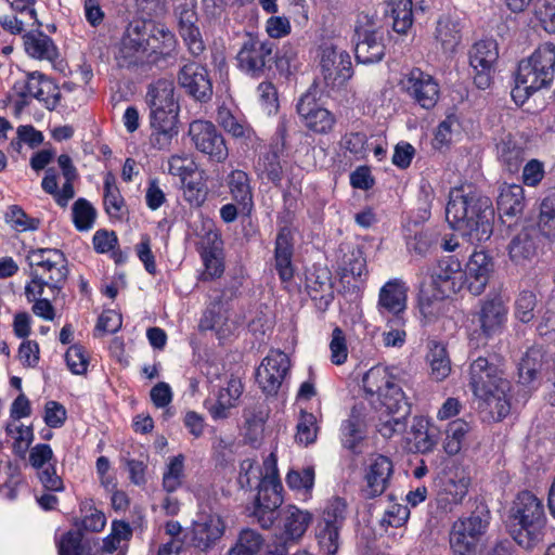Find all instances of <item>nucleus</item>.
Listing matches in <instances>:
<instances>
[{
  "instance_id": "obj_1",
  "label": "nucleus",
  "mask_w": 555,
  "mask_h": 555,
  "mask_svg": "<svg viewBox=\"0 0 555 555\" xmlns=\"http://www.w3.org/2000/svg\"><path fill=\"white\" fill-rule=\"evenodd\" d=\"M264 475L258 483V492L253 502L250 515L262 529L274 527L276 542L271 546V555H286L288 547L298 543L312 524L313 515L295 504H283V486L279 477L278 461L271 453L263 461Z\"/></svg>"
},
{
  "instance_id": "obj_2",
  "label": "nucleus",
  "mask_w": 555,
  "mask_h": 555,
  "mask_svg": "<svg viewBox=\"0 0 555 555\" xmlns=\"http://www.w3.org/2000/svg\"><path fill=\"white\" fill-rule=\"evenodd\" d=\"M176 44L175 35L152 20L131 22L115 56L117 66L135 74L151 70L153 54L169 55Z\"/></svg>"
},
{
  "instance_id": "obj_3",
  "label": "nucleus",
  "mask_w": 555,
  "mask_h": 555,
  "mask_svg": "<svg viewBox=\"0 0 555 555\" xmlns=\"http://www.w3.org/2000/svg\"><path fill=\"white\" fill-rule=\"evenodd\" d=\"M396 367L375 365L362 378L365 398L373 404H378L387 413L377 425L378 433L386 439L402 434L406 428V416L410 408Z\"/></svg>"
},
{
  "instance_id": "obj_4",
  "label": "nucleus",
  "mask_w": 555,
  "mask_h": 555,
  "mask_svg": "<svg viewBox=\"0 0 555 555\" xmlns=\"http://www.w3.org/2000/svg\"><path fill=\"white\" fill-rule=\"evenodd\" d=\"M494 208L488 196L463 189L450 192L446 220L450 228L472 245L488 241L493 233Z\"/></svg>"
},
{
  "instance_id": "obj_5",
  "label": "nucleus",
  "mask_w": 555,
  "mask_h": 555,
  "mask_svg": "<svg viewBox=\"0 0 555 555\" xmlns=\"http://www.w3.org/2000/svg\"><path fill=\"white\" fill-rule=\"evenodd\" d=\"M467 374L470 390L488 405L491 417L496 422L506 417L511 412V384L501 359L477 357L470 361Z\"/></svg>"
},
{
  "instance_id": "obj_6",
  "label": "nucleus",
  "mask_w": 555,
  "mask_h": 555,
  "mask_svg": "<svg viewBox=\"0 0 555 555\" xmlns=\"http://www.w3.org/2000/svg\"><path fill=\"white\" fill-rule=\"evenodd\" d=\"M145 102L150 109V126L153 132L151 145L156 150H167L171 140L179 132L180 106L175 96L173 82L158 79L147 88Z\"/></svg>"
},
{
  "instance_id": "obj_7",
  "label": "nucleus",
  "mask_w": 555,
  "mask_h": 555,
  "mask_svg": "<svg viewBox=\"0 0 555 555\" xmlns=\"http://www.w3.org/2000/svg\"><path fill=\"white\" fill-rule=\"evenodd\" d=\"M546 525L544 504L528 490L517 493L507 512L506 527L522 548L532 550L542 542Z\"/></svg>"
},
{
  "instance_id": "obj_8",
  "label": "nucleus",
  "mask_w": 555,
  "mask_h": 555,
  "mask_svg": "<svg viewBox=\"0 0 555 555\" xmlns=\"http://www.w3.org/2000/svg\"><path fill=\"white\" fill-rule=\"evenodd\" d=\"M487 280H422L418 307L427 322L443 313L447 300L463 288L474 296L486 289Z\"/></svg>"
},
{
  "instance_id": "obj_9",
  "label": "nucleus",
  "mask_w": 555,
  "mask_h": 555,
  "mask_svg": "<svg viewBox=\"0 0 555 555\" xmlns=\"http://www.w3.org/2000/svg\"><path fill=\"white\" fill-rule=\"evenodd\" d=\"M490 511L485 504L477 505L468 517L459 518L450 531V547L454 555H475L478 541L486 533Z\"/></svg>"
},
{
  "instance_id": "obj_10",
  "label": "nucleus",
  "mask_w": 555,
  "mask_h": 555,
  "mask_svg": "<svg viewBox=\"0 0 555 555\" xmlns=\"http://www.w3.org/2000/svg\"><path fill=\"white\" fill-rule=\"evenodd\" d=\"M214 284L209 294L210 302L199 320L201 331H215L219 338H225L237 327V322L232 320L230 313V299L233 296L231 289H220L221 280H207Z\"/></svg>"
},
{
  "instance_id": "obj_11",
  "label": "nucleus",
  "mask_w": 555,
  "mask_h": 555,
  "mask_svg": "<svg viewBox=\"0 0 555 555\" xmlns=\"http://www.w3.org/2000/svg\"><path fill=\"white\" fill-rule=\"evenodd\" d=\"M273 50L275 43L269 39L247 34L237 52L236 61L240 69L253 78L269 77L273 68Z\"/></svg>"
},
{
  "instance_id": "obj_12",
  "label": "nucleus",
  "mask_w": 555,
  "mask_h": 555,
  "mask_svg": "<svg viewBox=\"0 0 555 555\" xmlns=\"http://www.w3.org/2000/svg\"><path fill=\"white\" fill-rule=\"evenodd\" d=\"M177 74L178 85L193 100L207 103L214 94L212 80L207 66L199 60L181 59Z\"/></svg>"
},
{
  "instance_id": "obj_13",
  "label": "nucleus",
  "mask_w": 555,
  "mask_h": 555,
  "mask_svg": "<svg viewBox=\"0 0 555 555\" xmlns=\"http://www.w3.org/2000/svg\"><path fill=\"white\" fill-rule=\"evenodd\" d=\"M289 369L291 360L285 352L270 350L256 370V382L262 392L267 396L276 395Z\"/></svg>"
},
{
  "instance_id": "obj_14",
  "label": "nucleus",
  "mask_w": 555,
  "mask_h": 555,
  "mask_svg": "<svg viewBox=\"0 0 555 555\" xmlns=\"http://www.w3.org/2000/svg\"><path fill=\"white\" fill-rule=\"evenodd\" d=\"M189 135L195 149L207 155L210 160L222 163L228 158L229 151L222 133L207 120H194L189 128Z\"/></svg>"
},
{
  "instance_id": "obj_15",
  "label": "nucleus",
  "mask_w": 555,
  "mask_h": 555,
  "mask_svg": "<svg viewBox=\"0 0 555 555\" xmlns=\"http://www.w3.org/2000/svg\"><path fill=\"white\" fill-rule=\"evenodd\" d=\"M365 23L356 26L352 40L358 63L372 64L385 55V44L380 29L365 16Z\"/></svg>"
},
{
  "instance_id": "obj_16",
  "label": "nucleus",
  "mask_w": 555,
  "mask_h": 555,
  "mask_svg": "<svg viewBox=\"0 0 555 555\" xmlns=\"http://www.w3.org/2000/svg\"><path fill=\"white\" fill-rule=\"evenodd\" d=\"M296 112L301 124L317 134H328L336 125V116L325 107H322L310 90L304 93L297 104Z\"/></svg>"
},
{
  "instance_id": "obj_17",
  "label": "nucleus",
  "mask_w": 555,
  "mask_h": 555,
  "mask_svg": "<svg viewBox=\"0 0 555 555\" xmlns=\"http://www.w3.org/2000/svg\"><path fill=\"white\" fill-rule=\"evenodd\" d=\"M320 67L325 85L331 88L345 85L353 75L349 53L334 46L321 48Z\"/></svg>"
},
{
  "instance_id": "obj_18",
  "label": "nucleus",
  "mask_w": 555,
  "mask_h": 555,
  "mask_svg": "<svg viewBox=\"0 0 555 555\" xmlns=\"http://www.w3.org/2000/svg\"><path fill=\"white\" fill-rule=\"evenodd\" d=\"M470 485L469 468L459 463H452L447 466L440 477V500L447 504L460 505L468 494Z\"/></svg>"
},
{
  "instance_id": "obj_19",
  "label": "nucleus",
  "mask_w": 555,
  "mask_h": 555,
  "mask_svg": "<svg viewBox=\"0 0 555 555\" xmlns=\"http://www.w3.org/2000/svg\"><path fill=\"white\" fill-rule=\"evenodd\" d=\"M244 385L241 378L227 376L224 382L212 388L214 400L206 399L204 402L210 417L214 421L225 420L230 416L231 409L235 408L243 393Z\"/></svg>"
},
{
  "instance_id": "obj_20",
  "label": "nucleus",
  "mask_w": 555,
  "mask_h": 555,
  "mask_svg": "<svg viewBox=\"0 0 555 555\" xmlns=\"http://www.w3.org/2000/svg\"><path fill=\"white\" fill-rule=\"evenodd\" d=\"M29 464L36 469V475L42 487L49 492H62L63 479L56 473V460L48 443H38L30 449Z\"/></svg>"
},
{
  "instance_id": "obj_21",
  "label": "nucleus",
  "mask_w": 555,
  "mask_h": 555,
  "mask_svg": "<svg viewBox=\"0 0 555 555\" xmlns=\"http://www.w3.org/2000/svg\"><path fill=\"white\" fill-rule=\"evenodd\" d=\"M14 89L18 96L37 99L49 111H53L59 105L62 96L59 87L39 72L28 73L24 81L15 83Z\"/></svg>"
},
{
  "instance_id": "obj_22",
  "label": "nucleus",
  "mask_w": 555,
  "mask_h": 555,
  "mask_svg": "<svg viewBox=\"0 0 555 555\" xmlns=\"http://www.w3.org/2000/svg\"><path fill=\"white\" fill-rule=\"evenodd\" d=\"M225 532L223 518L210 508H202L192 522V541L203 551L212 547Z\"/></svg>"
},
{
  "instance_id": "obj_23",
  "label": "nucleus",
  "mask_w": 555,
  "mask_h": 555,
  "mask_svg": "<svg viewBox=\"0 0 555 555\" xmlns=\"http://www.w3.org/2000/svg\"><path fill=\"white\" fill-rule=\"evenodd\" d=\"M403 90L423 108L434 107L439 98V86L434 77L421 68H412L401 81Z\"/></svg>"
},
{
  "instance_id": "obj_24",
  "label": "nucleus",
  "mask_w": 555,
  "mask_h": 555,
  "mask_svg": "<svg viewBox=\"0 0 555 555\" xmlns=\"http://www.w3.org/2000/svg\"><path fill=\"white\" fill-rule=\"evenodd\" d=\"M393 473L392 461L382 454L373 455L364 468L362 493L366 499L380 496L388 488Z\"/></svg>"
},
{
  "instance_id": "obj_25",
  "label": "nucleus",
  "mask_w": 555,
  "mask_h": 555,
  "mask_svg": "<svg viewBox=\"0 0 555 555\" xmlns=\"http://www.w3.org/2000/svg\"><path fill=\"white\" fill-rule=\"evenodd\" d=\"M499 56L496 42L481 40L469 50V65L475 72L474 82L478 89L485 90L491 85V72Z\"/></svg>"
},
{
  "instance_id": "obj_26",
  "label": "nucleus",
  "mask_w": 555,
  "mask_h": 555,
  "mask_svg": "<svg viewBox=\"0 0 555 555\" xmlns=\"http://www.w3.org/2000/svg\"><path fill=\"white\" fill-rule=\"evenodd\" d=\"M197 14L188 4L178 8L179 34L188 47L192 60H199L206 50L197 23Z\"/></svg>"
},
{
  "instance_id": "obj_27",
  "label": "nucleus",
  "mask_w": 555,
  "mask_h": 555,
  "mask_svg": "<svg viewBox=\"0 0 555 555\" xmlns=\"http://www.w3.org/2000/svg\"><path fill=\"white\" fill-rule=\"evenodd\" d=\"M508 309L500 296L482 301L477 319L487 338L500 335L505 328Z\"/></svg>"
},
{
  "instance_id": "obj_28",
  "label": "nucleus",
  "mask_w": 555,
  "mask_h": 555,
  "mask_svg": "<svg viewBox=\"0 0 555 555\" xmlns=\"http://www.w3.org/2000/svg\"><path fill=\"white\" fill-rule=\"evenodd\" d=\"M553 79L545 73L540 72V68L531 64L527 60H521L518 64L515 89L512 91L513 98H516V92L524 91L525 98H528L532 93L548 88Z\"/></svg>"
},
{
  "instance_id": "obj_29",
  "label": "nucleus",
  "mask_w": 555,
  "mask_h": 555,
  "mask_svg": "<svg viewBox=\"0 0 555 555\" xmlns=\"http://www.w3.org/2000/svg\"><path fill=\"white\" fill-rule=\"evenodd\" d=\"M541 229L535 227L524 228L509 243L508 254L515 264L525 266L537 255Z\"/></svg>"
},
{
  "instance_id": "obj_30",
  "label": "nucleus",
  "mask_w": 555,
  "mask_h": 555,
  "mask_svg": "<svg viewBox=\"0 0 555 555\" xmlns=\"http://www.w3.org/2000/svg\"><path fill=\"white\" fill-rule=\"evenodd\" d=\"M294 235L288 227L279 229L274 242V267L279 278H293Z\"/></svg>"
},
{
  "instance_id": "obj_31",
  "label": "nucleus",
  "mask_w": 555,
  "mask_h": 555,
  "mask_svg": "<svg viewBox=\"0 0 555 555\" xmlns=\"http://www.w3.org/2000/svg\"><path fill=\"white\" fill-rule=\"evenodd\" d=\"M363 409L353 406L346 421L340 426V440L343 446L353 453H358V447L365 438V416Z\"/></svg>"
},
{
  "instance_id": "obj_32",
  "label": "nucleus",
  "mask_w": 555,
  "mask_h": 555,
  "mask_svg": "<svg viewBox=\"0 0 555 555\" xmlns=\"http://www.w3.org/2000/svg\"><path fill=\"white\" fill-rule=\"evenodd\" d=\"M499 191L496 208L500 217L514 218L521 215L526 205L522 186L504 183Z\"/></svg>"
},
{
  "instance_id": "obj_33",
  "label": "nucleus",
  "mask_w": 555,
  "mask_h": 555,
  "mask_svg": "<svg viewBox=\"0 0 555 555\" xmlns=\"http://www.w3.org/2000/svg\"><path fill=\"white\" fill-rule=\"evenodd\" d=\"M227 182L233 199L241 206V212L249 216L253 210V191L248 175L240 169L233 170Z\"/></svg>"
},
{
  "instance_id": "obj_34",
  "label": "nucleus",
  "mask_w": 555,
  "mask_h": 555,
  "mask_svg": "<svg viewBox=\"0 0 555 555\" xmlns=\"http://www.w3.org/2000/svg\"><path fill=\"white\" fill-rule=\"evenodd\" d=\"M406 288L402 280H388L379 293V306L393 313L401 315L405 309Z\"/></svg>"
},
{
  "instance_id": "obj_35",
  "label": "nucleus",
  "mask_w": 555,
  "mask_h": 555,
  "mask_svg": "<svg viewBox=\"0 0 555 555\" xmlns=\"http://www.w3.org/2000/svg\"><path fill=\"white\" fill-rule=\"evenodd\" d=\"M314 478V468L307 466L302 469H289L285 480L287 487L296 492L298 499L307 502L312 498Z\"/></svg>"
},
{
  "instance_id": "obj_36",
  "label": "nucleus",
  "mask_w": 555,
  "mask_h": 555,
  "mask_svg": "<svg viewBox=\"0 0 555 555\" xmlns=\"http://www.w3.org/2000/svg\"><path fill=\"white\" fill-rule=\"evenodd\" d=\"M427 361L430 366V375L434 379L440 382L446 379L450 375L451 360L447 347L442 343H429Z\"/></svg>"
},
{
  "instance_id": "obj_37",
  "label": "nucleus",
  "mask_w": 555,
  "mask_h": 555,
  "mask_svg": "<svg viewBox=\"0 0 555 555\" xmlns=\"http://www.w3.org/2000/svg\"><path fill=\"white\" fill-rule=\"evenodd\" d=\"M282 153V151L270 146L269 151L258 157L255 165L258 175L275 185H279L283 178V168L280 163V155Z\"/></svg>"
},
{
  "instance_id": "obj_38",
  "label": "nucleus",
  "mask_w": 555,
  "mask_h": 555,
  "mask_svg": "<svg viewBox=\"0 0 555 555\" xmlns=\"http://www.w3.org/2000/svg\"><path fill=\"white\" fill-rule=\"evenodd\" d=\"M104 209L111 218L120 220L122 218L125 199L116 184V178L112 172H107L104 178Z\"/></svg>"
},
{
  "instance_id": "obj_39",
  "label": "nucleus",
  "mask_w": 555,
  "mask_h": 555,
  "mask_svg": "<svg viewBox=\"0 0 555 555\" xmlns=\"http://www.w3.org/2000/svg\"><path fill=\"white\" fill-rule=\"evenodd\" d=\"M498 155L502 166L509 173L518 172L525 159V151L511 135L502 139L498 144Z\"/></svg>"
},
{
  "instance_id": "obj_40",
  "label": "nucleus",
  "mask_w": 555,
  "mask_h": 555,
  "mask_svg": "<svg viewBox=\"0 0 555 555\" xmlns=\"http://www.w3.org/2000/svg\"><path fill=\"white\" fill-rule=\"evenodd\" d=\"M132 538V529L127 521L113 520L111 533L102 541L101 551L112 554L115 551L128 548V543Z\"/></svg>"
},
{
  "instance_id": "obj_41",
  "label": "nucleus",
  "mask_w": 555,
  "mask_h": 555,
  "mask_svg": "<svg viewBox=\"0 0 555 555\" xmlns=\"http://www.w3.org/2000/svg\"><path fill=\"white\" fill-rule=\"evenodd\" d=\"M24 44L26 52L33 57L52 61L57 56V50L52 39L41 31L37 35H25Z\"/></svg>"
},
{
  "instance_id": "obj_42",
  "label": "nucleus",
  "mask_w": 555,
  "mask_h": 555,
  "mask_svg": "<svg viewBox=\"0 0 555 555\" xmlns=\"http://www.w3.org/2000/svg\"><path fill=\"white\" fill-rule=\"evenodd\" d=\"M22 482V475L16 463L0 461V494L9 500L17 495V487Z\"/></svg>"
},
{
  "instance_id": "obj_43",
  "label": "nucleus",
  "mask_w": 555,
  "mask_h": 555,
  "mask_svg": "<svg viewBox=\"0 0 555 555\" xmlns=\"http://www.w3.org/2000/svg\"><path fill=\"white\" fill-rule=\"evenodd\" d=\"M392 29L398 34H406L413 25L412 0H390Z\"/></svg>"
},
{
  "instance_id": "obj_44",
  "label": "nucleus",
  "mask_w": 555,
  "mask_h": 555,
  "mask_svg": "<svg viewBox=\"0 0 555 555\" xmlns=\"http://www.w3.org/2000/svg\"><path fill=\"white\" fill-rule=\"evenodd\" d=\"M59 555H92L90 542L83 543L79 531L69 530L56 539Z\"/></svg>"
},
{
  "instance_id": "obj_45",
  "label": "nucleus",
  "mask_w": 555,
  "mask_h": 555,
  "mask_svg": "<svg viewBox=\"0 0 555 555\" xmlns=\"http://www.w3.org/2000/svg\"><path fill=\"white\" fill-rule=\"evenodd\" d=\"M184 455L178 454L169 459L163 473L162 485L166 492L177 491L184 479Z\"/></svg>"
},
{
  "instance_id": "obj_46",
  "label": "nucleus",
  "mask_w": 555,
  "mask_h": 555,
  "mask_svg": "<svg viewBox=\"0 0 555 555\" xmlns=\"http://www.w3.org/2000/svg\"><path fill=\"white\" fill-rule=\"evenodd\" d=\"M263 545L262 535L253 529H243L228 555H256Z\"/></svg>"
},
{
  "instance_id": "obj_47",
  "label": "nucleus",
  "mask_w": 555,
  "mask_h": 555,
  "mask_svg": "<svg viewBox=\"0 0 555 555\" xmlns=\"http://www.w3.org/2000/svg\"><path fill=\"white\" fill-rule=\"evenodd\" d=\"M469 431V425L463 420H456L448 424L443 449L449 455L457 454Z\"/></svg>"
},
{
  "instance_id": "obj_48",
  "label": "nucleus",
  "mask_w": 555,
  "mask_h": 555,
  "mask_svg": "<svg viewBox=\"0 0 555 555\" xmlns=\"http://www.w3.org/2000/svg\"><path fill=\"white\" fill-rule=\"evenodd\" d=\"M531 64L540 68L554 80L555 78V44L553 42H544L540 44L534 52L526 59Z\"/></svg>"
},
{
  "instance_id": "obj_49",
  "label": "nucleus",
  "mask_w": 555,
  "mask_h": 555,
  "mask_svg": "<svg viewBox=\"0 0 555 555\" xmlns=\"http://www.w3.org/2000/svg\"><path fill=\"white\" fill-rule=\"evenodd\" d=\"M542 356L539 350L530 349L521 358L518 364L519 382L529 385L534 382L542 367Z\"/></svg>"
},
{
  "instance_id": "obj_50",
  "label": "nucleus",
  "mask_w": 555,
  "mask_h": 555,
  "mask_svg": "<svg viewBox=\"0 0 555 555\" xmlns=\"http://www.w3.org/2000/svg\"><path fill=\"white\" fill-rule=\"evenodd\" d=\"M219 125L235 139L243 141L251 140L255 134L253 128L247 124L240 121L228 109L219 111L218 113Z\"/></svg>"
},
{
  "instance_id": "obj_51",
  "label": "nucleus",
  "mask_w": 555,
  "mask_h": 555,
  "mask_svg": "<svg viewBox=\"0 0 555 555\" xmlns=\"http://www.w3.org/2000/svg\"><path fill=\"white\" fill-rule=\"evenodd\" d=\"M296 429L295 440L297 443L302 446L314 443L319 431L315 415L301 410Z\"/></svg>"
},
{
  "instance_id": "obj_52",
  "label": "nucleus",
  "mask_w": 555,
  "mask_h": 555,
  "mask_svg": "<svg viewBox=\"0 0 555 555\" xmlns=\"http://www.w3.org/2000/svg\"><path fill=\"white\" fill-rule=\"evenodd\" d=\"M48 285V283H43V280H30V282L25 286V294L29 301H35L33 305V312L44 319L52 320L54 318V309L51 302L48 299H36L35 288H39V294L42 292V286Z\"/></svg>"
},
{
  "instance_id": "obj_53",
  "label": "nucleus",
  "mask_w": 555,
  "mask_h": 555,
  "mask_svg": "<svg viewBox=\"0 0 555 555\" xmlns=\"http://www.w3.org/2000/svg\"><path fill=\"white\" fill-rule=\"evenodd\" d=\"M73 222L78 231L90 230L96 218V210L86 198H78L72 207Z\"/></svg>"
},
{
  "instance_id": "obj_54",
  "label": "nucleus",
  "mask_w": 555,
  "mask_h": 555,
  "mask_svg": "<svg viewBox=\"0 0 555 555\" xmlns=\"http://www.w3.org/2000/svg\"><path fill=\"white\" fill-rule=\"evenodd\" d=\"M402 315H392L387 320V330L383 332V344L387 348H401L406 340Z\"/></svg>"
},
{
  "instance_id": "obj_55",
  "label": "nucleus",
  "mask_w": 555,
  "mask_h": 555,
  "mask_svg": "<svg viewBox=\"0 0 555 555\" xmlns=\"http://www.w3.org/2000/svg\"><path fill=\"white\" fill-rule=\"evenodd\" d=\"M366 272V260L360 249L344 255L339 264L340 278H361Z\"/></svg>"
},
{
  "instance_id": "obj_56",
  "label": "nucleus",
  "mask_w": 555,
  "mask_h": 555,
  "mask_svg": "<svg viewBox=\"0 0 555 555\" xmlns=\"http://www.w3.org/2000/svg\"><path fill=\"white\" fill-rule=\"evenodd\" d=\"M347 503L341 498H333L326 503L319 524L343 527L346 518Z\"/></svg>"
},
{
  "instance_id": "obj_57",
  "label": "nucleus",
  "mask_w": 555,
  "mask_h": 555,
  "mask_svg": "<svg viewBox=\"0 0 555 555\" xmlns=\"http://www.w3.org/2000/svg\"><path fill=\"white\" fill-rule=\"evenodd\" d=\"M5 221L17 231H35L40 225V219L29 217L22 207L12 205L5 214Z\"/></svg>"
},
{
  "instance_id": "obj_58",
  "label": "nucleus",
  "mask_w": 555,
  "mask_h": 555,
  "mask_svg": "<svg viewBox=\"0 0 555 555\" xmlns=\"http://www.w3.org/2000/svg\"><path fill=\"white\" fill-rule=\"evenodd\" d=\"M330 359L335 365L344 364L348 359V345L345 332L339 327H334L330 340Z\"/></svg>"
},
{
  "instance_id": "obj_59",
  "label": "nucleus",
  "mask_w": 555,
  "mask_h": 555,
  "mask_svg": "<svg viewBox=\"0 0 555 555\" xmlns=\"http://www.w3.org/2000/svg\"><path fill=\"white\" fill-rule=\"evenodd\" d=\"M467 271L473 278H489L494 272V261L485 251H475L467 262Z\"/></svg>"
},
{
  "instance_id": "obj_60",
  "label": "nucleus",
  "mask_w": 555,
  "mask_h": 555,
  "mask_svg": "<svg viewBox=\"0 0 555 555\" xmlns=\"http://www.w3.org/2000/svg\"><path fill=\"white\" fill-rule=\"evenodd\" d=\"M65 362L68 370L75 375H83L88 371L89 357L80 345L70 346L65 353Z\"/></svg>"
},
{
  "instance_id": "obj_61",
  "label": "nucleus",
  "mask_w": 555,
  "mask_h": 555,
  "mask_svg": "<svg viewBox=\"0 0 555 555\" xmlns=\"http://www.w3.org/2000/svg\"><path fill=\"white\" fill-rule=\"evenodd\" d=\"M340 529L341 528L337 526L318 525L317 538L319 545L324 553L328 555L336 554L339 547Z\"/></svg>"
},
{
  "instance_id": "obj_62",
  "label": "nucleus",
  "mask_w": 555,
  "mask_h": 555,
  "mask_svg": "<svg viewBox=\"0 0 555 555\" xmlns=\"http://www.w3.org/2000/svg\"><path fill=\"white\" fill-rule=\"evenodd\" d=\"M30 264L44 268L48 271L62 264L61 269H66L63 262L65 261L63 253L57 249H39L29 256Z\"/></svg>"
},
{
  "instance_id": "obj_63",
  "label": "nucleus",
  "mask_w": 555,
  "mask_h": 555,
  "mask_svg": "<svg viewBox=\"0 0 555 555\" xmlns=\"http://www.w3.org/2000/svg\"><path fill=\"white\" fill-rule=\"evenodd\" d=\"M436 39L444 51L453 50L460 41L455 25L449 20H440L436 27Z\"/></svg>"
},
{
  "instance_id": "obj_64",
  "label": "nucleus",
  "mask_w": 555,
  "mask_h": 555,
  "mask_svg": "<svg viewBox=\"0 0 555 555\" xmlns=\"http://www.w3.org/2000/svg\"><path fill=\"white\" fill-rule=\"evenodd\" d=\"M535 16L546 33L555 34V0H540Z\"/></svg>"
}]
</instances>
